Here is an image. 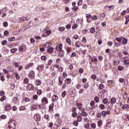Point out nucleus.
Returning <instances> with one entry per match:
<instances>
[{"label":"nucleus","mask_w":129,"mask_h":129,"mask_svg":"<svg viewBox=\"0 0 129 129\" xmlns=\"http://www.w3.org/2000/svg\"><path fill=\"white\" fill-rule=\"evenodd\" d=\"M122 109H127L129 108V105L128 104H124L122 106Z\"/></svg>","instance_id":"nucleus-25"},{"label":"nucleus","mask_w":129,"mask_h":129,"mask_svg":"<svg viewBox=\"0 0 129 129\" xmlns=\"http://www.w3.org/2000/svg\"><path fill=\"white\" fill-rule=\"evenodd\" d=\"M7 44H8V41L7 40H4L2 42V45H3V46H5V45H7Z\"/></svg>","instance_id":"nucleus-47"},{"label":"nucleus","mask_w":129,"mask_h":129,"mask_svg":"<svg viewBox=\"0 0 129 129\" xmlns=\"http://www.w3.org/2000/svg\"><path fill=\"white\" fill-rule=\"evenodd\" d=\"M101 114H102V116H104V117H105V116H106V115H110V111H109V110H107L106 111L103 110L101 112Z\"/></svg>","instance_id":"nucleus-3"},{"label":"nucleus","mask_w":129,"mask_h":129,"mask_svg":"<svg viewBox=\"0 0 129 129\" xmlns=\"http://www.w3.org/2000/svg\"><path fill=\"white\" fill-rule=\"evenodd\" d=\"M77 119L79 122H81V121H82V116H81V115H79L77 117Z\"/></svg>","instance_id":"nucleus-18"},{"label":"nucleus","mask_w":129,"mask_h":129,"mask_svg":"<svg viewBox=\"0 0 129 129\" xmlns=\"http://www.w3.org/2000/svg\"><path fill=\"white\" fill-rule=\"evenodd\" d=\"M99 107L102 110H103V109H104V108H105V107L104 106V105H103V104H101L99 105Z\"/></svg>","instance_id":"nucleus-39"},{"label":"nucleus","mask_w":129,"mask_h":129,"mask_svg":"<svg viewBox=\"0 0 129 129\" xmlns=\"http://www.w3.org/2000/svg\"><path fill=\"white\" fill-rule=\"evenodd\" d=\"M97 78V76H96V75H91V78L93 80H95V79H96Z\"/></svg>","instance_id":"nucleus-43"},{"label":"nucleus","mask_w":129,"mask_h":129,"mask_svg":"<svg viewBox=\"0 0 129 129\" xmlns=\"http://www.w3.org/2000/svg\"><path fill=\"white\" fill-rule=\"evenodd\" d=\"M62 44H58L56 46L55 49L56 50V51H61L62 50Z\"/></svg>","instance_id":"nucleus-12"},{"label":"nucleus","mask_w":129,"mask_h":129,"mask_svg":"<svg viewBox=\"0 0 129 129\" xmlns=\"http://www.w3.org/2000/svg\"><path fill=\"white\" fill-rule=\"evenodd\" d=\"M37 94L38 95H41L42 94V90H38L37 91Z\"/></svg>","instance_id":"nucleus-57"},{"label":"nucleus","mask_w":129,"mask_h":129,"mask_svg":"<svg viewBox=\"0 0 129 129\" xmlns=\"http://www.w3.org/2000/svg\"><path fill=\"white\" fill-rule=\"evenodd\" d=\"M9 127L10 129L16 128V125H17V122L14 119V118H11L9 122H8Z\"/></svg>","instance_id":"nucleus-1"},{"label":"nucleus","mask_w":129,"mask_h":129,"mask_svg":"<svg viewBox=\"0 0 129 129\" xmlns=\"http://www.w3.org/2000/svg\"><path fill=\"white\" fill-rule=\"evenodd\" d=\"M78 120H77V121H74V122H73V124L74 125H75L76 126H77L78 125Z\"/></svg>","instance_id":"nucleus-58"},{"label":"nucleus","mask_w":129,"mask_h":129,"mask_svg":"<svg viewBox=\"0 0 129 129\" xmlns=\"http://www.w3.org/2000/svg\"><path fill=\"white\" fill-rule=\"evenodd\" d=\"M16 40V38L15 37H11L8 39L9 42H14Z\"/></svg>","instance_id":"nucleus-36"},{"label":"nucleus","mask_w":129,"mask_h":129,"mask_svg":"<svg viewBox=\"0 0 129 129\" xmlns=\"http://www.w3.org/2000/svg\"><path fill=\"white\" fill-rule=\"evenodd\" d=\"M53 107H54V103H51L49 106V110H51V111H53Z\"/></svg>","instance_id":"nucleus-24"},{"label":"nucleus","mask_w":129,"mask_h":129,"mask_svg":"<svg viewBox=\"0 0 129 129\" xmlns=\"http://www.w3.org/2000/svg\"><path fill=\"white\" fill-rule=\"evenodd\" d=\"M52 100L53 102H56V101H57V100H58V96H57V95H54L52 97Z\"/></svg>","instance_id":"nucleus-14"},{"label":"nucleus","mask_w":129,"mask_h":129,"mask_svg":"<svg viewBox=\"0 0 129 129\" xmlns=\"http://www.w3.org/2000/svg\"><path fill=\"white\" fill-rule=\"evenodd\" d=\"M126 58H128V57L127 56H125L124 57L122 58V59H123V62H124V64H125V65H128L129 64V59H126Z\"/></svg>","instance_id":"nucleus-9"},{"label":"nucleus","mask_w":129,"mask_h":129,"mask_svg":"<svg viewBox=\"0 0 129 129\" xmlns=\"http://www.w3.org/2000/svg\"><path fill=\"white\" fill-rule=\"evenodd\" d=\"M122 45H126L127 44V39L124 37H122Z\"/></svg>","instance_id":"nucleus-7"},{"label":"nucleus","mask_w":129,"mask_h":129,"mask_svg":"<svg viewBox=\"0 0 129 129\" xmlns=\"http://www.w3.org/2000/svg\"><path fill=\"white\" fill-rule=\"evenodd\" d=\"M41 59L43 61H46L47 60V56H46L45 55H43L41 56Z\"/></svg>","instance_id":"nucleus-37"},{"label":"nucleus","mask_w":129,"mask_h":129,"mask_svg":"<svg viewBox=\"0 0 129 129\" xmlns=\"http://www.w3.org/2000/svg\"><path fill=\"white\" fill-rule=\"evenodd\" d=\"M104 88V85L102 84H100L99 86V90H102Z\"/></svg>","instance_id":"nucleus-31"},{"label":"nucleus","mask_w":129,"mask_h":129,"mask_svg":"<svg viewBox=\"0 0 129 129\" xmlns=\"http://www.w3.org/2000/svg\"><path fill=\"white\" fill-rule=\"evenodd\" d=\"M3 26L5 28H7V27H8V26H9V24L8 23V22H4L3 23Z\"/></svg>","instance_id":"nucleus-46"},{"label":"nucleus","mask_w":129,"mask_h":129,"mask_svg":"<svg viewBox=\"0 0 129 129\" xmlns=\"http://www.w3.org/2000/svg\"><path fill=\"white\" fill-rule=\"evenodd\" d=\"M77 27H78V25H77V24H75L72 27L73 30H75Z\"/></svg>","instance_id":"nucleus-50"},{"label":"nucleus","mask_w":129,"mask_h":129,"mask_svg":"<svg viewBox=\"0 0 129 129\" xmlns=\"http://www.w3.org/2000/svg\"><path fill=\"white\" fill-rule=\"evenodd\" d=\"M61 124H62V120L60 119H58L54 124V125H56L55 128L56 129H57Z\"/></svg>","instance_id":"nucleus-2"},{"label":"nucleus","mask_w":129,"mask_h":129,"mask_svg":"<svg viewBox=\"0 0 129 129\" xmlns=\"http://www.w3.org/2000/svg\"><path fill=\"white\" fill-rule=\"evenodd\" d=\"M6 111H9V110H11L12 109V107L10 105H8L5 108Z\"/></svg>","instance_id":"nucleus-20"},{"label":"nucleus","mask_w":129,"mask_h":129,"mask_svg":"<svg viewBox=\"0 0 129 129\" xmlns=\"http://www.w3.org/2000/svg\"><path fill=\"white\" fill-rule=\"evenodd\" d=\"M67 93V92H66V91H64L63 92H62L61 94L62 97H65V96H66Z\"/></svg>","instance_id":"nucleus-40"},{"label":"nucleus","mask_w":129,"mask_h":129,"mask_svg":"<svg viewBox=\"0 0 129 129\" xmlns=\"http://www.w3.org/2000/svg\"><path fill=\"white\" fill-rule=\"evenodd\" d=\"M44 10V8L41 7H38L37 8V11H43Z\"/></svg>","instance_id":"nucleus-44"},{"label":"nucleus","mask_w":129,"mask_h":129,"mask_svg":"<svg viewBox=\"0 0 129 129\" xmlns=\"http://www.w3.org/2000/svg\"><path fill=\"white\" fill-rule=\"evenodd\" d=\"M77 115H78V114L76 112H73V114H72L73 117H76Z\"/></svg>","instance_id":"nucleus-54"},{"label":"nucleus","mask_w":129,"mask_h":129,"mask_svg":"<svg viewBox=\"0 0 129 129\" xmlns=\"http://www.w3.org/2000/svg\"><path fill=\"white\" fill-rule=\"evenodd\" d=\"M58 85L61 86V85H62V84H63V78H62V77L61 76H59L58 78Z\"/></svg>","instance_id":"nucleus-11"},{"label":"nucleus","mask_w":129,"mask_h":129,"mask_svg":"<svg viewBox=\"0 0 129 129\" xmlns=\"http://www.w3.org/2000/svg\"><path fill=\"white\" fill-rule=\"evenodd\" d=\"M122 95H123V98H124V99H126V98H127L128 94L127 93H126V91H124L122 93Z\"/></svg>","instance_id":"nucleus-17"},{"label":"nucleus","mask_w":129,"mask_h":129,"mask_svg":"<svg viewBox=\"0 0 129 129\" xmlns=\"http://www.w3.org/2000/svg\"><path fill=\"white\" fill-rule=\"evenodd\" d=\"M107 45H108V46H112V45H113V43L112 42H111V41H109V42L107 43Z\"/></svg>","instance_id":"nucleus-63"},{"label":"nucleus","mask_w":129,"mask_h":129,"mask_svg":"<svg viewBox=\"0 0 129 129\" xmlns=\"http://www.w3.org/2000/svg\"><path fill=\"white\" fill-rule=\"evenodd\" d=\"M92 20H93V21H96V20H97L98 18H97V16L95 15L93 17H92Z\"/></svg>","instance_id":"nucleus-61"},{"label":"nucleus","mask_w":129,"mask_h":129,"mask_svg":"<svg viewBox=\"0 0 129 129\" xmlns=\"http://www.w3.org/2000/svg\"><path fill=\"white\" fill-rule=\"evenodd\" d=\"M47 52L48 54H52L54 52V48L49 47L47 49Z\"/></svg>","instance_id":"nucleus-10"},{"label":"nucleus","mask_w":129,"mask_h":129,"mask_svg":"<svg viewBox=\"0 0 129 129\" xmlns=\"http://www.w3.org/2000/svg\"><path fill=\"white\" fill-rule=\"evenodd\" d=\"M34 85L33 84H28L27 86V90H33L34 89Z\"/></svg>","instance_id":"nucleus-6"},{"label":"nucleus","mask_w":129,"mask_h":129,"mask_svg":"<svg viewBox=\"0 0 129 129\" xmlns=\"http://www.w3.org/2000/svg\"><path fill=\"white\" fill-rule=\"evenodd\" d=\"M80 42H77L75 44L76 47H77V48H79L80 47Z\"/></svg>","instance_id":"nucleus-56"},{"label":"nucleus","mask_w":129,"mask_h":129,"mask_svg":"<svg viewBox=\"0 0 129 129\" xmlns=\"http://www.w3.org/2000/svg\"><path fill=\"white\" fill-rule=\"evenodd\" d=\"M122 37L116 38V41H117V42H118V43H120V42H121L122 41Z\"/></svg>","instance_id":"nucleus-34"},{"label":"nucleus","mask_w":129,"mask_h":129,"mask_svg":"<svg viewBox=\"0 0 129 129\" xmlns=\"http://www.w3.org/2000/svg\"><path fill=\"white\" fill-rule=\"evenodd\" d=\"M108 84H109V85H110V86H113V81H108Z\"/></svg>","instance_id":"nucleus-53"},{"label":"nucleus","mask_w":129,"mask_h":129,"mask_svg":"<svg viewBox=\"0 0 129 129\" xmlns=\"http://www.w3.org/2000/svg\"><path fill=\"white\" fill-rule=\"evenodd\" d=\"M66 41L68 42V44H69V45H71V40H70V37L67 38Z\"/></svg>","instance_id":"nucleus-27"},{"label":"nucleus","mask_w":129,"mask_h":129,"mask_svg":"<svg viewBox=\"0 0 129 129\" xmlns=\"http://www.w3.org/2000/svg\"><path fill=\"white\" fill-rule=\"evenodd\" d=\"M102 102L104 104H107V102H108V100L107 99V98H106L103 99Z\"/></svg>","instance_id":"nucleus-32"},{"label":"nucleus","mask_w":129,"mask_h":129,"mask_svg":"<svg viewBox=\"0 0 129 129\" xmlns=\"http://www.w3.org/2000/svg\"><path fill=\"white\" fill-rule=\"evenodd\" d=\"M41 101L43 104H47L48 98H47L46 97H44L42 99Z\"/></svg>","instance_id":"nucleus-8"},{"label":"nucleus","mask_w":129,"mask_h":129,"mask_svg":"<svg viewBox=\"0 0 129 129\" xmlns=\"http://www.w3.org/2000/svg\"><path fill=\"white\" fill-rule=\"evenodd\" d=\"M35 82H36L35 83L36 85L39 86L42 84V82L40 80H36Z\"/></svg>","instance_id":"nucleus-19"},{"label":"nucleus","mask_w":129,"mask_h":129,"mask_svg":"<svg viewBox=\"0 0 129 129\" xmlns=\"http://www.w3.org/2000/svg\"><path fill=\"white\" fill-rule=\"evenodd\" d=\"M15 76H16V79H18L19 80L20 79V76H19V74H18L17 73H16Z\"/></svg>","instance_id":"nucleus-62"},{"label":"nucleus","mask_w":129,"mask_h":129,"mask_svg":"<svg viewBox=\"0 0 129 129\" xmlns=\"http://www.w3.org/2000/svg\"><path fill=\"white\" fill-rule=\"evenodd\" d=\"M59 54L60 57H64V53L63 50L61 49V50H59Z\"/></svg>","instance_id":"nucleus-22"},{"label":"nucleus","mask_w":129,"mask_h":129,"mask_svg":"<svg viewBox=\"0 0 129 129\" xmlns=\"http://www.w3.org/2000/svg\"><path fill=\"white\" fill-rule=\"evenodd\" d=\"M94 100L97 103L99 102V97L95 96L94 98Z\"/></svg>","instance_id":"nucleus-41"},{"label":"nucleus","mask_w":129,"mask_h":129,"mask_svg":"<svg viewBox=\"0 0 129 129\" xmlns=\"http://www.w3.org/2000/svg\"><path fill=\"white\" fill-rule=\"evenodd\" d=\"M24 83H25L26 84H28V83H29V79L25 78L24 79Z\"/></svg>","instance_id":"nucleus-60"},{"label":"nucleus","mask_w":129,"mask_h":129,"mask_svg":"<svg viewBox=\"0 0 129 129\" xmlns=\"http://www.w3.org/2000/svg\"><path fill=\"white\" fill-rule=\"evenodd\" d=\"M34 120L36 121H40L41 120V117L38 114H36L34 116Z\"/></svg>","instance_id":"nucleus-5"},{"label":"nucleus","mask_w":129,"mask_h":129,"mask_svg":"<svg viewBox=\"0 0 129 129\" xmlns=\"http://www.w3.org/2000/svg\"><path fill=\"white\" fill-rule=\"evenodd\" d=\"M81 115H82V116H87L88 114H87V112L85 111L81 113Z\"/></svg>","instance_id":"nucleus-38"},{"label":"nucleus","mask_w":129,"mask_h":129,"mask_svg":"<svg viewBox=\"0 0 129 129\" xmlns=\"http://www.w3.org/2000/svg\"><path fill=\"white\" fill-rule=\"evenodd\" d=\"M67 84H70L71 83V79H67L65 81Z\"/></svg>","instance_id":"nucleus-33"},{"label":"nucleus","mask_w":129,"mask_h":129,"mask_svg":"<svg viewBox=\"0 0 129 129\" xmlns=\"http://www.w3.org/2000/svg\"><path fill=\"white\" fill-rule=\"evenodd\" d=\"M19 110H26V107L24 106H21L19 108Z\"/></svg>","instance_id":"nucleus-48"},{"label":"nucleus","mask_w":129,"mask_h":129,"mask_svg":"<svg viewBox=\"0 0 129 129\" xmlns=\"http://www.w3.org/2000/svg\"><path fill=\"white\" fill-rule=\"evenodd\" d=\"M124 69V68H123L122 66H119L117 67V70L118 71H122Z\"/></svg>","instance_id":"nucleus-29"},{"label":"nucleus","mask_w":129,"mask_h":129,"mask_svg":"<svg viewBox=\"0 0 129 129\" xmlns=\"http://www.w3.org/2000/svg\"><path fill=\"white\" fill-rule=\"evenodd\" d=\"M90 32L91 34H94V33H95V28L94 27L91 28Z\"/></svg>","instance_id":"nucleus-30"},{"label":"nucleus","mask_w":129,"mask_h":129,"mask_svg":"<svg viewBox=\"0 0 129 129\" xmlns=\"http://www.w3.org/2000/svg\"><path fill=\"white\" fill-rule=\"evenodd\" d=\"M34 65V63L33 62L30 63L28 64L26 67H25V69H29V68L32 67Z\"/></svg>","instance_id":"nucleus-21"},{"label":"nucleus","mask_w":129,"mask_h":129,"mask_svg":"<svg viewBox=\"0 0 129 129\" xmlns=\"http://www.w3.org/2000/svg\"><path fill=\"white\" fill-rule=\"evenodd\" d=\"M72 10L74 11V12H77V11H78V7H74Z\"/></svg>","instance_id":"nucleus-59"},{"label":"nucleus","mask_w":129,"mask_h":129,"mask_svg":"<svg viewBox=\"0 0 129 129\" xmlns=\"http://www.w3.org/2000/svg\"><path fill=\"white\" fill-rule=\"evenodd\" d=\"M65 30V27H60L58 28V30L60 31V32H63Z\"/></svg>","instance_id":"nucleus-42"},{"label":"nucleus","mask_w":129,"mask_h":129,"mask_svg":"<svg viewBox=\"0 0 129 129\" xmlns=\"http://www.w3.org/2000/svg\"><path fill=\"white\" fill-rule=\"evenodd\" d=\"M5 91H2L0 92L1 96H4V95H5Z\"/></svg>","instance_id":"nucleus-64"},{"label":"nucleus","mask_w":129,"mask_h":129,"mask_svg":"<svg viewBox=\"0 0 129 129\" xmlns=\"http://www.w3.org/2000/svg\"><path fill=\"white\" fill-rule=\"evenodd\" d=\"M51 46V44L48 42H46L44 45V48H49Z\"/></svg>","instance_id":"nucleus-28"},{"label":"nucleus","mask_w":129,"mask_h":129,"mask_svg":"<svg viewBox=\"0 0 129 129\" xmlns=\"http://www.w3.org/2000/svg\"><path fill=\"white\" fill-rule=\"evenodd\" d=\"M0 118L1 119H6L7 118V116L5 115H2Z\"/></svg>","instance_id":"nucleus-49"},{"label":"nucleus","mask_w":129,"mask_h":129,"mask_svg":"<svg viewBox=\"0 0 129 129\" xmlns=\"http://www.w3.org/2000/svg\"><path fill=\"white\" fill-rule=\"evenodd\" d=\"M116 101V99H115V98H112L111 99V104H114Z\"/></svg>","instance_id":"nucleus-26"},{"label":"nucleus","mask_w":129,"mask_h":129,"mask_svg":"<svg viewBox=\"0 0 129 129\" xmlns=\"http://www.w3.org/2000/svg\"><path fill=\"white\" fill-rule=\"evenodd\" d=\"M83 106V105H82L81 103H79L77 104V107H78V109H81Z\"/></svg>","instance_id":"nucleus-35"},{"label":"nucleus","mask_w":129,"mask_h":129,"mask_svg":"<svg viewBox=\"0 0 129 129\" xmlns=\"http://www.w3.org/2000/svg\"><path fill=\"white\" fill-rule=\"evenodd\" d=\"M66 51L67 53H69L70 52H71V48L69 47H67L66 48Z\"/></svg>","instance_id":"nucleus-52"},{"label":"nucleus","mask_w":129,"mask_h":129,"mask_svg":"<svg viewBox=\"0 0 129 129\" xmlns=\"http://www.w3.org/2000/svg\"><path fill=\"white\" fill-rule=\"evenodd\" d=\"M43 69H44V66L43 64L39 65L37 67V70L40 72H41V71H42Z\"/></svg>","instance_id":"nucleus-13"},{"label":"nucleus","mask_w":129,"mask_h":129,"mask_svg":"<svg viewBox=\"0 0 129 129\" xmlns=\"http://www.w3.org/2000/svg\"><path fill=\"white\" fill-rule=\"evenodd\" d=\"M6 96H3L0 99V101L3 102V101H4L5 100H6Z\"/></svg>","instance_id":"nucleus-55"},{"label":"nucleus","mask_w":129,"mask_h":129,"mask_svg":"<svg viewBox=\"0 0 129 129\" xmlns=\"http://www.w3.org/2000/svg\"><path fill=\"white\" fill-rule=\"evenodd\" d=\"M125 18L126 20V21L125 22V25H127L129 22V15L126 16Z\"/></svg>","instance_id":"nucleus-23"},{"label":"nucleus","mask_w":129,"mask_h":129,"mask_svg":"<svg viewBox=\"0 0 129 129\" xmlns=\"http://www.w3.org/2000/svg\"><path fill=\"white\" fill-rule=\"evenodd\" d=\"M91 61L92 62H94L95 64H97V62H98V60H97V58H96V57L95 56L92 57Z\"/></svg>","instance_id":"nucleus-16"},{"label":"nucleus","mask_w":129,"mask_h":129,"mask_svg":"<svg viewBox=\"0 0 129 129\" xmlns=\"http://www.w3.org/2000/svg\"><path fill=\"white\" fill-rule=\"evenodd\" d=\"M91 126L92 128H95L96 127V124L95 123H92L91 124Z\"/></svg>","instance_id":"nucleus-51"},{"label":"nucleus","mask_w":129,"mask_h":129,"mask_svg":"<svg viewBox=\"0 0 129 129\" xmlns=\"http://www.w3.org/2000/svg\"><path fill=\"white\" fill-rule=\"evenodd\" d=\"M19 50L21 52H24V51H26V46L25 45L19 46Z\"/></svg>","instance_id":"nucleus-15"},{"label":"nucleus","mask_w":129,"mask_h":129,"mask_svg":"<svg viewBox=\"0 0 129 129\" xmlns=\"http://www.w3.org/2000/svg\"><path fill=\"white\" fill-rule=\"evenodd\" d=\"M28 76L31 79H35V72L34 71H31L29 73Z\"/></svg>","instance_id":"nucleus-4"},{"label":"nucleus","mask_w":129,"mask_h":129,"mask_svg":"<svg viewBox=\"0 0 129 129\" xmlns=\"http://www.w3.org/2000/svg\"><path fill=\"white\" fill-rule=\"evenodd\" d=\"M17 50L18 49L17 48H12L11 50V53H16V52H17Z\"/></svg>","instance_id":"nucleus-45"}]
</instances>
